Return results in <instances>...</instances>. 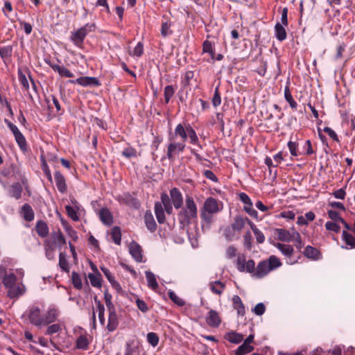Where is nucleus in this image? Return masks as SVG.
I'll return each instance as SVG.
<instances>
[{
  "label": "nucleus",
  "mask_w": 355,
  "mask_h": 355,
  "mask_svg": "<svg viewBox=\"0 0 355 355\" xmlns=\"http://www.w3.org/2000/svg\"><path fill=\"white\" fill-rule=\"evenodd\" d=\"M146 339L148 343L153 347H156L159 343V336L155 332H150L147 334Z\"/></svg>",
  "instance_id": "obj_52"
},
{
  "label": "nucleus",
  "mask_w": 355,
  "mask_h": 355,
  "mask_svg": "<svg viewBox=\"0 0 355 355\" xmlns=\"http://www.w3.org/2000/svg\"><path fill=\"white\" fill-rule=\"evenodd\" d=\"M121 155L128 158L136 157L137 156V150L133 147H128L123 149L121 152Z\"/></svg>",
  "instance_id": "obj_53"
},
{
  "label": "nucleus",
  "mask_w": 355,
  "mask_h": 355,
  "mask_svg": "<svg viewBox=\"0 0 355 355\" xmlns=\"http://www.w3.org/2000/svg\"><path fill=\"white\" fill-rule=\"evenodd\" d=\"M60 312L58 309L55 308V306L49 307L46 313L42 316V326H46L54 322H56L58 317L60 316Z\"/></svg>",
  "instance_id": "obj_9"
},
{
  "label": "nucleus",
  "mask_w": 355,
  "mask_h": 355,
  "mask_svg": "<svg viewBox=\"0 0 355 355\" xmlns=\"http://www.w3.org/2000/svg\"><path fill=\"white\" fill-rule=\"evenodd\" d=\"M69 82L72 84H78L83 87L87 86H100L101 83L95 77L82 76L76 80H69Z\"/></svg>",
  "instance_id": "obj_10"
},
{
  "label": "nucleus",
  "mask_w": 355,
  "mask_h": 355,
  "mask_svg": "<svg viewBox=\"0 0 355 355\" xmlns=\"http://www.w3.org/2000/svg\"><path fill=\"white\" fill-rule=\"evenodd\" d=\"M254 313L257 315H262L266 311V306L263 303H258L252 309Z\"/></svg>",
  "instance_id": "obj_64"
},
{
  "label": "nucleus",
  "mask_w": 355,
  "mask_h": 355,
  "mask_svg": "<svg viewBox=\"0 0 355 355\" xmlns=\"http://www.w3.org/2000/svg\"><path fill=\"white\" fill-rule=\"evenodd\" d=\"M129 251L132 257L137 262L142 261V250L141 246L135 241L130 243Z\"/></svg>",
  "instance_id": "obj_19"
},
{
  "label": "nucleus",
  "mask_w": 355,
  "mask_h": 355,
  "mask_svg": "<svg viewBox=\"0 0 355 355\" xmlns=\"http://www.w3.org/2000/svg\"><path fill=\"white\" fill-rule=\"evenodd\" d=\"M205 320L207 325L212 328L218 327L221 323V318L219 313L213 309L207 313Z\"/></svg>",
  "instance_id": "obj_11"
},
{
  "label": "nucleus",
  "mask_w": 355,
  "mask_h": 355,
  "mask_svg": "<svg viewBox=\"0 0 355 355\" xmlns=\"http://www.w3.org/2000/svg\"><path fill=\"white\" fill-rule=\"evenodd\" d=\"M175 92V88L173 85H167L165 87L164 90V102L166 104H168L170 101L171 97L174 95Z\"/></svg>",
  "instance_id": "obj_46"
},
{
  "label": "nucleus",
  "mask_w": 355,
  "mask_h": 355,
  "mask_svg": "<svg viewBox=\"0 0 355 355\" xmlns=\"http://www.w3.org/2000/svg\"><path fill=\"white\" fill-rule=\"evenodd\" d=\"M112 295L109 293L107 291L104 292V299L105 301V304L109 311L115 310V307L112 302Z\"/></svg>",
  "instance_id": "obj_59"
},
{
  "label": "nucleus",
  "mask_w": 355,
  "mask_h": 355,
  "mask_svg": "<svg viewBox=\"0 0 355 355\" xmlns=\"http://www.w3.org/2000/svg\"><path fill=\"white\" fill-rule=\"evenodd\" d=\"M145 274L148 287L154 291L157 289L159 286L155 275L151 271H146Z\"/></svg>",
  "instance_id": "obj_36"
},
{
  "label": "nucleus",
  "mask_w": 355,
  "mask_h": 355,
  "mask_svg": "<svg viewBox=\"0 0 355 355\" xmlns=\"http://www.w3.org/2000/svg\"><path fill=\"white\" fill-rule=\"evenodd\" d=\"M22 187L19 183L14 184L10 189V195L16 199H19L21 196Z\"/></svg>",
  "instance_id": "obj_45"
},
{
  "label": "nucleus",
  "mask_w": 355,
  "mask_h": 355,
  "mask_svg": "<svg viewBox=\"0 0 355 355\" xmlns=\"http://www.w3.org/2000/svg\"><path fill=\"white\" fill-rule=\"evenodd\" d=\"M160 198L161 202H155L154 209L158 223L159 224H163L166 220L164 207L172 205L173 202L169 196L166 193H162L161 194Z\"/></svg>",
  "instance_id": "obj_7"
},
{
  "label": "nucleus",
  "mask_w": 355,
  "mask_h": 355,
  "mask_svg": "<svg viewBox=\"0 0 355 355\" xmlns=\"http://www.w3.org/2000/svg\"><path fill=\"white\" fill-rule=\"evenodd\" d=\"M342 237L343 240L349 248H355V237L352 234L347 231H343Z\"/></svg>",
  "instance_id": "obj_42"
},
{
  "label": "nucleus",
  "mask_w": 355,
  "mask_h": 355,
  "mask_svg": "<svg viewBox=\"0 0 355 355\" xmlns=\"http://www.w3.org/2000/svg\"><path fill=\"white\" fill-rule=\"evenodd\" d=\"M13 48L12 46L8 45L6 46H0V57L1 58L6 62L7 60L10 59L12 55Z\"/></svg>",
  "instance_id": "obj_37"
},
{
  "label": "nucleus",
  "mask_w": 355,
  "mask_h": 355,
  "mask_svg": "<svg viewBox=\"0 0 355 355\" xmlns=\"http://www.w3.org/2000/svg\"><path fill=\"white\" fill-rule=\"evenodd\" d=\"M223 209V203L218 200L209 197L205 202L200 209V218L207 223L212 221L213 216Z\"/></svg>",
  "instance_id": "obj_4"
},
{
  "label": "nucleus",
  "mask_w": 355,
  "mask_h": 355,
  "mask_svg": "<svg viewBox=\"0 0 355 355\" xmlns=\"http://www.w3.org/2000/svg\"><path fill=\"white\" fill-rule=\"evenodd\" d=\"M202 53H208L210 57L211 62L215 60V44L214 42L206 40L202 43Z\"/></svg>",
  "instance_id": "obj_25"
},
{
  "label": "nucleus",
  "mask_w": 355,
  "mask_h": 355,
  "mask_svg": "<svg viewBox=\"0 0 355 355\" xmlns=\"http://www.w3.org/2000/svg\"><path fill=\"white\" fill-rule=\"evenodd\" d=\"M144 53V45L143 43L139 42L135 47L132 53H130L132 56L141 57Z\"/></svg>",
  "instance_id": "obj_62"
},
{
  "label": "nucleus",
  "mask_w": 355,
  "mask_h": 355,
  "mask_svg": "<svg viewBox=\"0 0 355 355\" xmlns=\"http://www.w3.org/2000/svg\"><path fill=\"white\" fill-rule=\"evenodd\" d=\"M139 342L135 340H129L125 345V355H140Z\"/></svg>",
  "instance_id": "obj_14"
},
{
  "label": "nucleus",
  "mask_w": 355,
  "mask_h": 355,
  "mask_svg": "<svg viewBox=\"0 0 355 355\" xmlns=\"http://www.w3.org/2000/svg\"><path fill=\"white\" fill-rule=\"evenodd\" d=\"M282 265L280 259L275 255H271L268 259L261 261L257 267L253 259L246 261L244 254H240L236 259V268L241 272L250 273L252 277L258 279L263 278L270 271L275 270Z\"/></svg>",
  "instance_id": "obj_1"
},
{
  "label": "nucleus",
  "mask_w": 355,
  "mask_h": 355,
  "mask_svg": "<svg viewBox=\"0 0 355 355\" xmlns=\"http://www.w3.org/2000/svg\"><path fill=\"white\" fill-rule=\"evenodd\" d=\"M168 297L172 302H173L179 306H182L185 304L184 301L182 298L178 297L176 295V293L173 291L168 292Z\"/></svg>",
  "instance_id": "obj_54"
},
{
  "label": "nucleus",
  "mask_w": 355,
  "mask_h": 355,
  "mask_svg": "<svg viewBox=\"0 0 355 355\" xmlns=\"http://www.w3.org/2000/svg\"><path fill=\"white\" fill-rule=\"evenodd\" d=\"M278 239L284 242H290L293 240L294 232L291 234L289 231L284 229L276 230Z\"/></svg>",
  "instance_id": "obj_32"
},
{
  "label": "nucleus",
  "mask_w": 355,
  "mask_h": 355,
  "mask_svg": "<svg viewBox=\"0 0 355 355\" xmlns=\"http://www.w3.org/2000/svg\"><path fill=\"white\" fill-rule=\"evenodd\" d=\"M96 25L95 23H87L76 31L71 33L70 40L78 48H82L86 36L89 33L95 32Z\"/></svg>",
  "instance_id": "obj_5"
},
{
  "label": "nucleus",
  "mask_w": 355,
  "mask_h": 355,
  "mask_svg": "<svg viewBox=\"0 0 355 355\" xmlns=\"http://www.w3.org/2000/svg\"><path fill=\"white\" fill-rule=\"evenodd\" d=\"M50 99H51L53 104L56 109V114L58 116L62 115L64 110L63 109H62L61 105H60L59 101L54 95H50L48 98H46V101L48 103L49 109V110L52 109V105L50 103Z\"/></svg>",
  "instance_id": "obj_28"
},
{
  "label": "nucleus",
  "mask_w": 355,
  "mask_h": 355,
  "mask_svg": "<svg viewBox=\"0 0 355 355\" xmlns=\"http://www.w3.org/2000/svg\"><path fill=\"white\" fill-rule=\"evenodd\" d=\"M101 221L107 226H110L114 223L113 216L107 207L101 209L98 212Z\"/></svg>",
  "instance_id": "obj_15"
},
{
  "label": "nucleus",
  "mask_w": 355,
  "mask_h": 355,
  "mask_svg": "<svg viewBox=\"0 0 355 355\" xmlns=\"http://www.w3.org/2000/svg\"><path fill=\"white\" fill-rule=\"evenodd\" d=\"M172 23L170 21H163L161 26V35L162 37H166L173 34V31L171 29Z\"/></svg>",
  "instance_id": "obj_44"
},
{
  "label": "nucleus",
  "mask_w": 355,
  "mask_h": 355,
  "mask_svg": "<svg viewBox=\"0 0 355 355\" xmlns=\"http://www.w3.org/2000/svg\"><path fill=\"white\" fill-rule=\"evenodd\" d=\"M211 103L214 107H216L221 103V97L219 92V85H217L214 90V94L211 99Z\"/></svg>",
  "instance_id": "obj_51"
},
{
  "label": "nucleus",
  "mask_w": 355,
  "mask_h": 355,
  "mask_svg": "<svg viewBox=\"0 0 355 355\" xmlns=\"http://www.w3.org/2000/svg\"><path fill=\"white\" fill-rule=\"evenodd\" d=\"M254 347L245 343H243L235 351L236 355H245L252 352L254 350Z\"/></svg>",
  "instance_id": "obj_39"
},
{
  "label": "nucleus",
  "mask_w": 355,
  "mask_h": 355,
  "mask_svg": "<svg viewBox=\"0 0 355 355\" xmlns=\"http://www.w3.org/2000/svg\"><path fill=\"white\" fill-rule=\"evenodd\" d=\"M275 37L279 42H282L286 39V31L283 24L277 22L275 26Z\"/></svg>",
  "instance_id": "obj_31"
},
{
  "label": "nucleus",
  "mask_w": 355,
  "mask_h": 355,
  "mask_svg": "<svg viewBox=\"0 0 355 355\" xmlns=\"http://www.w3.org/2000/svg\"><path fill=\"white\" fill-rule=\"evenodd\" d=\"M323 131L334 141L339 143L340 139L336 132L329 127H324Z\"/></svg>",
  "instance_id": "obj_60"
},
{
  "label": "nucleus",
  "mask_w": 355,
  "mask_h": 355,
  "mask_svg": "<svg viewBox=\"0 0 355 355\" xmlns=\"http://www.w3.org/2000/svg\"><path fill=\"white\" fill-rule=\"evenodd\" d=\"M168 137H173V139L175 141L179 137L182 141L181 142H183L184 144H185L186 141L189 138L190 144L196 145L201 149L202 148V146L200 144L199 139L195 130L189 123L187 122L178 123L174 130V132L169 133Z\"/></svg>",
  "instance_id": "obj_3"
},
{
  "label": "nucleus",
  "mask_w": 355,
  "mask_h": 355,
  "mask_svg": "<svg viewBox=\"0 0 355 355\" xmlns=\"http://www.w3.org/2000/svg\"><path fill=\"white\" fill-rule=\"evenodd\" d=\"M209 287L214 293L220 295L225 289V284L220 281H216L214 282L210 283Z\"/></svg>",
  "instance_id": "obj_41"
},
{
  "label": "nucleus",
  "mask_w": 355,
  "mask_h": 355,
  "mask_svg": "<svg viewBox=\"0 0 355 355\" xmlns=\"http://www.w3.org/2000/svg\"><path fill=\"white\" fill-rule=\"evenodd\" d=\"M276 248L286 257H291L293 254L294 249L291 245L277 243Z\"/></svg>",
  "instance_id": "obj_33"
},
{
  "label": "nucleus",
  "mask_w": 355,
  "mask_h": 355,
  "mask_svg": "<svg viewBox=\"0 0 355 355\" xmlns=\"http://www.w3.org/2000/svg\"><path fill=\"white\" fill-rule=\"evenodd\" d=\"M45 254L49 260H53L55 257V245L49 239H46L44 242Z\"/></svg>",
  "instance_id": "obj_29"
},
{
  "label": "nucleus",
  "mask_w": 355,
  "mask_h": 355,
  "mask_svg": "<svg viewBox=\"0 0 355 355\" xmlns=\"http://www.w3.org/2000/svg\"><path fill=\"white\" fill-rule=\"evenodd\" d=\"M290 83L289 82H287V84L284 88V98L285 100L288 102V103L289 104L291 108L293 110H297V102L294 100L291 93V91H290Z\"/></svg>",
  "instance_id": "obj_26"
},
{
  "label": "nucleus",
  "mask_w": 355,
  "mask_h": 355,
  "mask_svg": "<svg viewBox=\"0 0 355 355\" xmlns=\"http://www.w3.org/2000/svg\"><path fill=\"white\" fill-rule=\"evenodd\" d=\"M62 330L61 324L59 323L52 324L51 325L49 324L46 334L47 335H53V334L58 333Z\"/></svg>",
  "instance_id": "obj_57"
},
{
  "label": "nucleus",
  "mask_w": 355,
  "mask_h": 355,
  "mask_svg": "<svg viewBox=\"0 0 355 355\" xmlns=\"http://www.w3.org/2000/svg\"><path fill=\"white\" fill-rule=\"evenodd\" d=\"M88 278L90 281L92 286L96 288H101V276L99 273L98 275H94L93 273H89Z\"/></svg>",
  "instance_id": "obj_47"
},
{
  "label": "nucleus",
  "mask_w": 355,
  "mask_h": 355,
  "mask_svg": "<svg viewBox=\"0 0 355 355\" xmlns=\"http://www.w3.org/2000/svg\"><path fill=\"white\" fill-rule=\"evenodd\" d=\"M71 281L75 288L80 290L83 288L82 279L78 273L75 271L71 273Z\"/></svg>",
  "instance_id": "obj_50"
},
{
  "label": "nucleus",
  "mask_w": 355,
  "mask_h": 355,
  "mask_svg": "<svg viewBox=\"0 0 355 355\" xmlns=\"http://www.w3.org/2000/svg\"><path fill=\"white\" fill-rule=\"evenodd\" d=\"M169 197L173 202L174 207L176 209L182 207L184 202L183 196L178 188L174 187L170 190Z\"/></svg>",
  "instance_id": "obj_12"
},
{
  "label": "nucleus",
  "mask_w": 355,
  "mask_h": 355,
  "mask_svg": "<svg viewBox=\"0 0 355 355\" xmlns=\"http://www.w3.org/2000/svg\"><path fill=\"white\" fill-rule=\"evenodd\" d=\"M18 78L24 89L28 91L29 89L28 81L27 80L26 75L23 73L21 69L18 70Z\"/></svg>",
  "instance_id": "obj_55"
},
{
  "label": "nucleus",
  "mask_w": 355,
  "mask_h": 355,
  "mask_svg": "<svg viewBox=\"0 0 355 355\" xmlns=\"http://www.w3.org/2000/svg\"><path fill=\"white\" fill-rule=\"evenodd\" d=\"M17 144H18L19 148L23 151L26 152L28 150V145L26 140L25 137L23 134L19 131L18 133L15 134L14 136Z\"/></svg>",
  "instance_id": "obj_35"
},
{
  "label": "nucleus",
  "mask_w": 355,
  "mask_h": 355,
  "mask_svg": "<svg viewBox=\"0 0 355 355\" xmlns=\"http://www.w3.org/2000/svg\"><path fill=\"white\" fill-rule=\"evenodd\" d=\"M65 230L67 234L72 239L73 241H76L78 240V233L71 225H66Z\"/></svg>",
  "instance_id": "obj_63"
},
{
  "label": "nucleus",
  "mask_w": 355,
  "mask_h": 355,
  "mask_svg": "<svg viewBox=\"0 0 355 355\" xmlns=\"http://www.w3.org/2000/svg\"><path fill=\"white\" fill-rule=\"evenodd\" d=\"M144 222L147 229L150 232H154L157 230V223L154 219L153 215L150 210H147L144 214Z\"/></svg>",
  "instance_id": "obj_21"
},
{
  "label": "nucleus",
  "mask_w": 355,
  "mask_h": 355,
  "mask_svg": "<svg viewBox=\"0 0 355 355\" xmlns=\"http://www.w3.org/2000/svg\"><path fill=\"white\" fill-rule=\"evenodd\" d=\"M225 338L232 343L239 344L243 340V336L234 331H230L225 334Z\"/></svg>",
  "instance_id": "obj_34"
},
{
  "label": "nucleus",
  "mask_w": 355,
  "mask_h": 355,
  "mask_svg": "<svg viewBox=\"0 0 355 355\" xmlns=\"http://www.w3.org/2000/svg\"><path fill=\"white\" fill-rule=\"evenodd\" d=\"M303 254L306 258L314 261L319 260L322 258V254L320 253V250L311 245H307L304 248L303 251Z\"/></svg>",
  "instance_id": "obj_20"
},
{
  "label": "nucleus",
  "mask_w": 355,
  "mask_h": 355,
  "mask_svg": "<svg viewBox=\"0 0 355 355\" xmlns=\"http://www.w3.org/2000/svg\"><path fill=\"white\" fill-rule=\"evenodd\" d=\"M76 348L87 349L89 345V340L85 336H80L76 340Z\"/></svg>",
  "instance_id": "obj_49"
},
{
  "label": "nucleus",
  "mask_w": 355,
  "mask_h": 355,
  "mask_svg": "<svg viewBox=\"0 0 355 355\" xmlns=\"http://www.w3.org/2000/svg\"><path fill=\"white\" fill-rule=\"evenodd\" d=\"M51 237L53 239L52 243L55 246L56 245L60 250L66 244V239L60 229H58V231L53 232L51 233Z\"/></svg>",
  "instance_id": "obj_22"
},
{
  "label": "nucleus",
  "mask_w": 355,
  "mask_h": 355,
  "mask_svg": "<svg viewBox=\"0 0 355 355\" xmlns=\"http://www.w3.org/2000/svg\"><path fill=\"white\" fill-rule=\"evenodd\" d=\"M17 277L14 273L6 274L2 279V283L6 288L15 285Z\"/></svg>",
  "instance_id": "obj_38"
},
{
  "label": "nucleus",
  "mask_w": 355,
  "mask_h": 355,
  "mask_svg": "<svg viewBox=\"0 0 355 355\" xmlns=\"http://www.w3.org/2000/svg\"><path fill=\"white\" fill-rule=\"evenodd\" d=\"M41 168H42V170L44 174V175L46 176V178H47V180L51 182V183H53V178H52V175H51V171H50V168L47 164V163H42L41 164Z\"/></svg>",
  "instance_id": "obj_61"
},
{
  "label": "nucleus",
  "mask_w": 355,
  "mask_h": 355,
  "mask_svg": "<svg viewBox=\"0 0 355 355\" xmlns=\"http://www.w3.org/2000/svg\"><path fill=\"white\" fill-rule=\"evenodd\" d=\"M8 289V296L11 299L17 298L26 292V288L23 284L18 285L15 284Z\"/></svg>",
  "instance_id": "obj_16"
},
{
  "label": "nucleus",
  "mask_w": 355,
  "mask_h": 355,
  "mask_svg": "<svg viewBox=\"0 0 355 355\" xmlns=\"http://www.w3.org/2000/svg\"><path fill=\"white\" fill-rule=\"evenodd\" d=\"M94 302L97 306L99 321L102 325H104L105 322V319L104 317V313H105L104 305L101 302V301L99 300H98L96 296L94 297Z\"/></svg>",
  "instance_id": "obj_40"
},
{
  "label": "nucleus",
  "mask_w": 355,
  "mask_h": 355,
  "mask_svg": "<svg viewBox=\"0 0 355 355\" xmlns=\"http://www.w3.org/2000/svg\"><path fill=\"white\" fill-rule=\"evenodd\" d=\"M245 224V217H243L241 216H236L234 219V222L231 224L230 227L234 232H239L244 227Z\"/></svg>",
  "instance_id": "obj_30"
},
{
  "label": "nucleus",
  "mask_w": 355,
  "mask_h": 355,
  "mask_svg": "<svg viewBox=\"0 0 355 355\" xmlns=\"http://www.w3.org/2000/svg\"><path fill=\"white\" fill-rule=\"evenodd\" d=\"M59 266L62 271L66 272H69V263L66 259V254L64 252H60L59 254Z\"/></svg>",
  "instance_id": "obj_48"
},
{
  "label": "nucleus",
  "mask_w": 355,
  "mask_h": 355,
  "mask_svg": "<svg viewBox=\"0 0 355 355\" xmlns=\"http://www.w3.org/2000/svg\"><path fill=\"white\" fill-rule=\"evenodd\" d=\"M288 147L291 155L297 157L299 155H300V153L297 150L298 144L297 142L289 141L288 142Z\"/></svg>",
  "instance_id": "obj_58"
},
{
  "label": "nucleus",
  "mask_w": 355,
  "mask_h": 355,
  "mask_svg": "<svg viewBox=\"0 0 355 355\" xmlns=\"http://www.w3.org/2000/svg\"><path fill=\"white\" fill-rule=\"evenodd\" d=\"M53 71H57L62 77L72 78L74 76L73 73L64 66H60L53 64L50 60H45Z\"/></svg>",
  "instance_id": "obj_17"
},
{
  "label": "nucleus",
  "mask_w": 355,
  "mask_h": 355,
  "mask_svg": "<svg viewBox=\"0 0 355 355\" xmlns=\"http://www.w3.org/2000/svg\"><path fill=\"white\" fill-rule=\"evenodd\" d=\"M233 307L237 311L239 315L243 316L245 314V308L239 295H234L232 297Z\"/></svg>",
  "instance_id": "obj_27"
},
{
  "label": "nucleus",
  "mask_w": 355,
  "mask_h": 355,
  "mask_svg": "<svg viewBox=\"0 0 355 355\" xmlns=\"http://www.w3.org/2000/svg\"><path fill=\"white\" fill-rule=\"evenodd\" d=\"M35 229L37 235L42 238L46 237L49 232V229L46 223L42 220H40L36 223Z\"/></svg>",
  "instance_id": "obj_23"
},
{
  "label": "nucleus",
  "mask_w": 355,
  "mask_h": 355,
  "mask_svg": "<svg viewBox=\"0 0 355 355\" xmlns=\"http://www.w3.org/2000/svg\"><path fill=\"white\" fill-rule=\"evenodd\" d=\"M24 315L33 325L37 327H42L43 315L39 306L36 305H31L28 306Z\"/></svg>",
  "instance_id": "obj_8"
},
{
  "label": "nucleus",
  "mask_w": 355,
  "mask_h": 355,
  "mask_svg": "<svg viewBox=\"0 0 355 355\" xmlns=\"http://www.w3.org/2000/svg\"><path fill=\"white\" fill-rule=\"evenodd\" d=\"M65 209L67 214V216L71 218L74 221H78L79 220V217L78 216L76 210L70 205L65 206Z\"/></svg>",
  "instance_id": "obj_56"
},
{
  "label": "nucleus",
  "mask_w": 355,
  "mask_h": 355,
  "mask_svg": "<svg viewBox=\"0 0 355 355\" xmlns=\"http://www.w3.org/2000/svg\"><path fill=\"white\" fill-rule=\"evenodd\" d=\"M54 180L58 191L61 193H65L67 191V185L65 177L58 170L54 172Z\"/></svg>",
  "instance_id": "obj_13"
},
{
  "label": "nucleus",
  "mask_w": 355,
  "mask_h": 355,
  "mask_svg": "<svg viewBox=\"0 0 355 355\" xmlns=\"http://www.w3.org/2000/svg\"><path fill=\"white\" fill-rule=\"evenodd\" d=\"M119 319L116 310L109 311L108 322L106 327L109 332L114 331L119 326Z\"/></svg>",
  "instance_id": "obj_18"
},
{
  "label": "nucleus",
  "mask_w": 355,
  "mask_h": 355,
  "mask_svg": "<svg viewBox=\"0 0 355 355\" xmlns=\"http://www.w3.org/2000/svg\"><path fill=\"white\" fill-rule=\"evenodd\" d=\"M168 141L166 155L162 157V160L168 159L171 162H174L179 155L184 152L186 144L183 142H176L173 139V137H168Z\"/></svg>",
  "instance_id": "obj_6"
},
{
  "label": "nucleus",
  "mask_w": 355,
  "mask_h": 355,
  "mask_svg": "<svg viewBox=\"0 0 355 355\" xmlns=\"http://www.w3.org/2000/svg\"><path fill=\"white\" fill-rule=\"evenodd\" d=\"M178 213V220L182 228L189 226L198 218V207L193 198L187 196L184 206L180 208Z\"/></svg>",
  "instance_id": "obj_2"
},
{
  "label": "nucleus",
  "mask_w": 355,
  "mask_h": 355,
  "mask_svg": "<svg viewBox=\"0 0 355 355\" xmlns=\"http://www.w3.org/2000/svg\"><path fill=\"white\" fill-rule=\"evenodd\" d=\"M110 234H111V236H112V239L113 241L116 244L120 245L121 244V228L119 227H118V226H114L111 230Z\"/></svg>",
  "instance_id": "obj_43"
},
{
  "label": "nucleus",
  "mask_w": 355,
  "mask_h": 355,
  "mask_svg": "<svg viewBox=\"0 0 355 355\" xmlns=\"http://www.w3.org/2000/svg\"><path fill=\"white\" fill-rule=\"evenodd\" d=\"M20 212L26 221L31 222L35 218V214L31 206L29 204H24L22 206Z\"/></svg>",
  "instance_id": "obj_24"
}]
</instances>
